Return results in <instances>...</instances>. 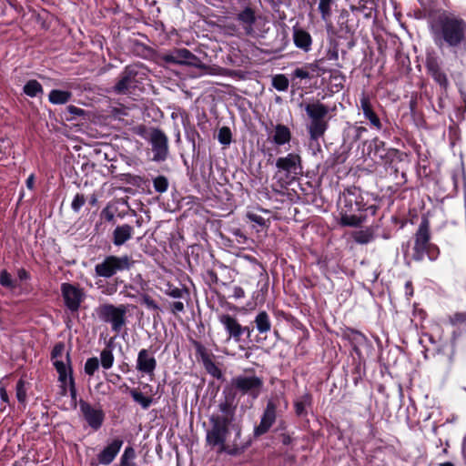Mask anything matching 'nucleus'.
<instances>
[{
    "mask_svg": "<svg viewBox=\"0 0 466 466\" xmlns=\"http://www.w3.org/2000/svg\"><path fill=\"white\" fill-rule=\"evenodd\" d=\"M219 412L210 416V429L207 431V442L218 447L219 452L237 454L240 428L234 423V410L228 402L219 404Z\"/></svg>",
    "mask_w": 466,
    "mask_h": 466,
    "instance_id": "1",
    "label": "nucleus"
},
{
    "mask_svg": "<svg viewBox=\"0 0 466 466\" xmlns=\"http://www.w3.org/2000/svg\"><path fill=\"white\" fill-rule=\"evenodd\" d=\"M466 40V22L451 15H444L439 18L435 29L436 44L441 46H459Z\"/></svg>",
    "mask_w": 466,
    "mask_h": 466,
    "instance_id": "2",
    "label": "nucleus"
},
{
    "mask_svg": "<svg viewBox=\"0 0 466 466\" xmlns=\"http://www.w3.org/2000/svg\"><path fill=\"white\" fill-rule=\"evenodd\" d=\"M52 360L58 373V380L61 382L62 394L66 393V387L69 386L73 398L76 397L74 380L72 378L70 360L67 352H65L64 344H57L52 351Z\"/></svg>",
    "mask_w": 466,
    "mask_h": 466,
    "instance_id": "3",
    "label": "nucleus"
},
{
    "mask_svg": "<svg viewBox=\"0 0 466 466\" xmlns=\"http://www.w3.org/2000/svg\"><path fill=\"white\" fill-rule=\"evenodd\" d=\"M232 388L242 395H248L256 400L262 392L264 380L255 374H241L231 380Z\"/></svg>",
    "mask_w": 466,
    "mask_h": 466,
    "instance_id": "4",
    "label": "nucleus"
},
{
    "mask_svg": "<svg viewBox=\"0 0 466 466\" xmlns=\"http://www.w3.org/2000/svg\"><path fill=\"white\" fill-rule=\"evenodd\" d=\"M127 312V306L119 305L117 307L112 304H103L96 309L98 318L111 324L112 330L119 332L126 325V315Z\"/></svg>",
    "mask_w": 466,
    "mask_h": 466,
    "instance_id": "5",
    "label": "nucleus"
},
{
    "mask_svg": "<svg viewBox=\"0 0 466 466\" xmlns=\"http://www.w3.org/2000/svg\"><path fill=\"white\" fill-rule=\"evenodd\" d=\"M130 265L131 261L127 256H110L96 266V273L100 277L109 278L119 270L128 269Z\"/></svg>",
    "mask_w": 466,
    "mask_h": 466,
    "instance_id": "6",
    "label": "nucleus"
},
{
    "mask_svg": "<svg viewBox=\"0 0 466 466\" xmlns=\"http://www.w3.org/2000/svg\"><path fill=\"white\" fill-rule=\"evenodd\" d=\"M279 396L271 398L268 400L267 406L261 416L259 424L255 428L254 433L260 436L268 431L271 426L275 423L277 419V409L279 405Z\"/></svg>",
    "mask_w": 466,
    "mask_h": 466,
    "instance_id": "7",
    "label": "nucleus"
},
{
    "mask_svg": "<svg viewBox=\"0 0 466 466\" xmlns=\"http://www.w3.org/2000/svg\"><path fill=\"white\" fill-rule=\"evenodd\" d=\"M164 60L167 63L187 65L201 69L208 68L198 56L186 48H177L170 51L165 55Z\"/></svg>",
    "mask_w": 466,
    "mask_h": 466,
    "instance_id": "8",
    "label": "nucleus"
},
{
    "mask_svg": "<svg viewBox=\"0 0 466 466\" xmlns=\"http://www.w3.org/2000/svg\"><path fill=\"white\" fill-rule=\"evenodd\" d=\"M149 142L152 146L153 161H165L168 156V140L167 136L159 129H154L150 133Z\"/></svg>",
    "mask_w": 466,
    "mask_h": 466,
    "instance_id": "9",
    "label": "nucleus"
},
{
    "mask_svg": "<svg viewBox=\"0 0 466 466\" xmlns=\"http://www.w3.org/2000/svg\"><path fill=\"white\" fill-rule=\"evenodd\" d=\"M61 292L67 309L72 312L77 311L85 299L84 291L72 284L63 283Z\"/></svg>",
    "mask_w": 466,
    "mask_h": 466,
    "instance_id": "10",
    "label": "nucleus"
},
{
    "mask_svg": "<svg viewBox=\"0 0 466 466\" xmlns=\"http://www.w3.org/2000/svg\"><path fill=\"white\" fill-rule=\"evenodd\" d=\"M80 410L90 427L97 430L103 423L104 413L102 410L92 407L89 403L80 400Z\"/></svg>",
    "mask_w": 466,
    "mask_h": 466,
    "instance_id": "11",
    "label": "nucleus"
},
{
    "mask_svg": "<svg viewBox=\"0 0 466 466\" xmlns=\"http://www.w3.org/2000/svg\"><path fill=\"white\" fill-rule=\"evenodd\" d=\"M370 195L363 193L358 187H352L347 189L343 195L344 202L347 206L352 207L355 205L356 210H361L367 208Z\"/></svg>",
    "mask_w": 466,
    "mask_h": 466,
    "instance_id": "12",
    "label": "nucleus"
},
{
    "mask_svg": "<svg viewBox=\"0 0 466 466\" xmlns=\"http://www.w3.org/2000/svg\"><path fill=\"white\" fill-rule=\"evenodd\" d=\"M276 167L288 174L297 175L301 169V158L299 155L290 153L286 157L278 158Z\"/></svg>",
    "mask_w": 466,
    "mask_h": 466,
    "instance_id": "13",
    "label": "nucleus"
},
{
    "mask_svg": "<svg viewBox=\"0 0 466 466\" xmlns=\"http://www.w3.org/2000/svg\"><path fill=\"white\" fill-rule=\"evenodd\" d=\"M218 319L228 333V340L232 338L235 341H239L240 336L244 331V328L238 322V320L228 314L219 315Z\"/></svg>",
    "mask_w": 466,
    "mask_h": 466,
    "instance_id": "14",
    "label": "nucleus"
},
{
    "mask_svg": "<svg viewBox=\"0 0 466 466\" xmlns=\"http://www.w3.org/2000/svg\"><path fill=\"white\" fill-rule=\"evenodd\" d=\"M157 361L154 357L150 356L147 350H141L138 352L137 360V369L144 373L151 374L156 369Z\"/></svg>",
    "mask_w": 466,
    "mask_h": 466,
    "instance_id": "15",
    "label": "nucleus"
},
{
    "mask_svg": "<svg viewBox=\"0 0 466 466\" xmlns=\"http://www.w3.org/2000/svg\"><path fill=\"white\" fill-rule=\"evenodd\" d=\"M429 230L426 225L421 224L416 233L414 249L417 253V258H420L421 255L429 247Z\"/></svg>",
    "mask_w": 466,
    "mask_h": 466,
    "instance_id": "16",
    "label": "nucleus"
},
{
    "mask_svg": "<svg viewBox=\"0 0 466 466\" xmlns=\"http://www.w3.org/2000/svg\"><path fill=\"white\" fill-rule=\"evenodd\" d=\"M123 441L120 440L113 441L107 445L98 455V461L100 463L107 465L110 464L115 457L119 452L122 447Z\"/></svg>",
    "mask_w": 466,
    "mask_h": 466,
    "instance_id": "17",
    "label": "nucleus"
},
{
    "mask_svg": "<svg viewBox=\"0 0 466 466\" xmlns=\"http://www.w3.org/2000/svg\"><path fill=\"white\" fill-rule=\"evenodd\" d=\"M133 228L127 224L118 226L113 232V242L116 246H121L133 236Z\"/></svg>",
    "mask_w": 466,
    "mask_h": 466,
    "instance_id": "18",
    "label": "nucleus"
},
{
    "mask_svg": "<svg viewBox=\"0 0 466 466\" xmlns=\"http://www.w3.org/2000/svg\"><path fill=\"white\" fill-rule=\"evenodd\" d=\"M306 112L311 120H323L329 109L326 106L318 102L307 105Z\"/></svg>",
    "mask_w": 466,
    "mask_h": 466,
    "instance_id": "19",
    "label": "nucleus"
},
{
    "mask_svg": "<svg viewBox=\"0 0 466 466\" xmlns=\"http://www.w3.org/2000/svg\"><path fill=\"white\" fill-rule=\"evenodd\" d=\"M360 106L363 111L364 116L370 121V123L376 127L377 128L380 127V122L379 117L372 110L371 104L370 102V98L367 96H362L360 98Z\"/></svg>",
    "mask_w": 466,
    "mask_h": 466,
    "instance_id": "20",
    "label": "nucleus"
},
{
    "mask_svg": "<svg viewBox=\"0 0 466 466\" xmlns=\"http://www.w3.org/2000/svg\"><path fill=\"white\" fill-rule=\"evenodd\" d=\"M294 43L297 47L308 51L311 46V36L304 30L297 29L294 31Z\"/></svg>",
    "mask_w": 466,
    "mask_h": 466,
    "instance_id": "21",
    "label": "nucleus"
},
{
    "mask_svg": "<svg viewBox=\"0 0 466 466\" xmlns=\"http://www.w3.org/2000/svg\"><path fill=\"white\" fill-rule=\"evenodd\" d=\"M135 75L130 70L123 72L120 79L115 86V91L120 94L127 93L131 86Z\"/></svg>",
    "mask_w": 466,
    "mask_h": 466,
    "instance_id": "22",
    "label": "nucleus"
},
{
    "mask_svg": "<svg viewBox=\"0 0 466 466\" xmlns=\"http://www.w3.org/2000/svg\"><path fill=\"white\" fill-rule=\"evenodd\" d=\"M291 138V134L288 127L284 125H277L275 127V134L273 136L274 142L279 145L289 143Z\"/></svg>",
    "mask_w": 466,
    "mask_h": 466,
    "instance_id": "23",
    "label": "nucleus"
},
{
    "mask_svg": "<svg viewBox=\"0 0 466 466\" xmlns=\"http://www.w3.org/2000/svg\"><path fill=\"white\" fill-rule=\"evenodd\" d=\"M238 19L243 24L244 29L248 35L253 32L252 25L255 22V15L252 9L246 8L238 16Z\"/></svg>",
    "mask_w": 466,
    "mask_h": 466,
    "instance_id": "24",
    "label": "nucleus"
},
{
    "mask_svg": "<svg viewBox=\"0 0 466 466\" xmlns=\"http://www.w3.org/2000/svg\"><path fill=\"white\" fill-rule=\"evenodd\" d=\"M255 323L259 333H267L271 329V322L266 311H261L257 315Z\"/></svg>",
    "mask_w": 466,
    "mask_h": 466,
    "instance_id": "25",
    "label": "nucleus"
},
{
    "mask_svg": "<svg viewBox=\"0 0 466 466\" xmlns=\"http://www.w3.org/2000/svg\"><path fill=\"white\" fill-rule=\"evenodd\" d=\"M72 94L68 91L63 90H52L49 94V101L56 105H62L68 102L71 98Z\"/></svg>",
    "mask_w": 466,
    "mask_h": 466,
    "instance_id": "26",
    "label": "nucleus"
},
{
    "mask_svg": "<svg viewBox=\"0 0 466 466\" xmlns=\"http://www.w3.org/2000/svg\"><path fill=\"white\" fill-rule=\"evenodd\" d=\"M327 128V124L324 120H311L309 127V131L312 139H318L321 137Z\"/></svg>",
    "mask_w": 466,
    "mask_h": 466,
    "instance_id": "27",
    "label": "nucleus"
},
{
    "mask_svg": "<svg viewBox=\"0 0 466 466\" xmlns=\"http://www.w3.org/2000/svg\"><path fill=\"white\" fill-rule=\"evenodd\" d=\"M268 214V211L266 209H258V210H248L246 214V217L251 221L257 224L259 227H266L268 219L263 218L260 213Z\"/></svg>",
    "mask_w": 466,
    "mask_h": 466,
    "instance_id": "28",
    "label": "nucleus"
},
{
    "mask_svg": "<svg viewBox=\"0 0 466 466\" xmlns=\"http://www.w3.org/2000/svg\"><path fill=\"white\" fill-rule=\"evenodd\" d=\"M164 292L166 295L174 298V299H182L185 295L187 294V289H181L178 287H176L170 283H167L166 285V288L164 289Z\"/></svg>",
    "mask_w": 466,
    "mask_h": 466,
    "instance_id": "29",
    "label": "nucleus"
},
{
    "mask_svg": "<svg viewBox=\"0 0 466 466\" xmlns=\"http://www.w3.org/2000/svg\"><path fill=\"white\" fill-rule=\"evenodd\" d=\"M24 92L29 96H36L43 93L42 86L36 80L28 81L24 86Z\"/></svg>",
    "mask_w": 466,
    "mask_h": 466,
    "instance_id": "30",
    "label": "nucleus"
},
{
    "mask_svg": "<svg viewBox=\"0 0 466 466\" xmlns=\"http://www.w3.org/2000/svg\"><path fill=\"white\" fill-rule=\"evenodd\" d=\"M311 397L309 394L302 395L299 399L295 401V410L298 415H303L306 413L307 406L310 405Z\"/></svg>",
    "mask_w": 466,
    "mask_h": 466,
    "instance_id": "31",
    "label": "nucleus"
},
{
    "mask_svg": "<svg viewBox=\"0 0 466 466\" xmlns=\"http://www.w3.org/2000/svg\"><path fill=\"white\" fill-rule=\"evenodd\" d=\"M353 238L356 242L360 244H367L374 238V236L372 231L367 228L365 230H360L355 232L353 234Z\"/></svg>",
    "mask_w": 466,
    "mask_h": 466,
    "instance_id": "32",
    "label": "nucleus"
},
{
    "mask_svg": "<svg viewBox=\"0 0 466 466\" xmlns=\"http://www.w3.org/2000/svg\"><path fill=\"white\" fill-rule=\"evenodd\" d=\"M101 365L104 369H110L114 363V355L109 349H104L100 353Z\"/></svg>",
    "mask_w": 466,
    "mask_h": 466,
    "instance_id": "33",
    "label": "nucleus"
},
{
    "mask_svg": "<svg viewBox=\"0 0 466 466\" xmlns=\"http://www.w3.org/2000/svg\"><path fill=\"white\" fill-rule=\"evenodd\" d=\"M272 86L279 91H286L289 87V79L282 74L276 75L272 79Z\"/></svg>",
    "mask_w": 466,
    "mask_h": 466,
    "instance_id": "34",
    "label": "nucleus"
},
{
    "mask_svg": "<svg viewBox=\"0 0 466 466\" xmlns=\"http://www.w3.org/2000/svg\"><path fill=\"white\" fill-rule=\"evenodd\" d=\"M0 284L10 289H13L16 287L15 280H14L11 275L6 270H2L0 272Z\"/></svg>",
    "mask_w": 466,
    "mask_h": 466,
    "instance_id": "35",
    "label": "nucleus"
},
{
    "mask_svg": "<svg viewBox=\"0 0 466 466\" xmlns=\"http://www.w3.org/2000/svg\"><path fill=\"white\" fill-rule=\"evenodd\" d=\"M130 393L134 400L139 403L144 409L148 408L151 404V399L144 396L140 391L132 390Z\"/></svg>",
    "mask_w": 466,
    "mask_h": 466,
    "instance_id": "36",
    "label": "nucleus"
},
{
    "mask_svg": "<svg viewBox=\"0 0 466 466\" xmlns=\"http://www.w3.org/2000/svg\"><path fill=\"white\" fill-rule=\"evenodd\" d=\"M360 222V218L355 215L343 214L341 216V224L343 226L357 227Z\"/></svg>",
    "mask_w": 466,
    "mask_h": 466,
    "instance_id": "37",
    "label": "nucleus"
},
{
    "mask_svg": "<svg viewBox=\"0 0 466 466\" xmlns=\"http://www.w3.org/2000/svg\"><path fill=\"white\" fill-rule=\"evenodd\" d=\"M16 398L18 401L22 404L25 403L26 400V389L25 387V381L23 380H19L16 384Z\"/></svg>",
    "mask_w": 466,
    "mask_h": 466,
    "instance_id": "38",
    "label": "nucleus"
},
{
    "mask_svg": "<svg viewBox=\"0 0 466 466\" xmlns=\"http://www.w3.org/2000/svg\"><path fill=\"white\" fill-rule=\"evenodd\" d=\"M332 0H319V10L324 20H327L330 15V5Z\"/></svg>",
    "mask_w": 466,
    "mask_h": 466,
    "instance_id": "39",
    "label": "nucleus"
},
{
    "mask_svg": "<svg viewBox=\"0 0 466 466\" xmlns=\"http://www.w3.org/2000/svg\"><path fill=\"white\" fill-rule=\"evenodd\" d=\"M218 138L221 144L228 145L231 142L230 129L227 127H221L218 131Z\"/></svg>",
    "mask_w": 466,
    "mask_h": 466,
    "instance_id": "40",
    "label": "nucleus"
},
{
    "mask_svg": "<svg viewBox=\"0 0 466 466\" xmlns=\"http://www.w3.org/2000/svg\"><path fill=\"white\" fill-rule=\"evenodd\" d=\"M154 187L157 192H166L168 187L167 179L163 176L156 177L154 179Z\"/></svg>",
    "mask_w": 466,
    "mask_h": 466,
    "instance_id": "41",
    "label": "nucleus"
},
{
    "mask_svg": "<svg viewBox=\"0 0 466 466\" xmlns=\"http://www.w3.org/2000/svg\"><path fill=\"white\" fill-rule=\"evenodd\" d=\"M99 362L96 358H90L86 360L85 364V371L88 375H93L95 371L98 369Z\"/></svg>",
    "mask_w": 466,
    "mask_h": 466,
    "instance_id": "42",
    "label": "nucleus"
},
{
    "mask_svg": "<svg viewBox=\"0 0 466 466\" xmlns=\"http://www.w3.org/2000/svg\"><path fill=\"white\" fill-rule=\"evenodd\" d=\"M205 367L208 372L213 377L218 379L222 376V372L219 368L211 360H205Z\"/></svg>",
    "mask_w": 466,
    "mask_h": 466,
    "instance_id": "43",
    "label": "nucleus"
},
{
    "mask_svg": "<svg viewBox=\"0 0 466 466\" xmlns=\"http://www.w3.org/2000/svg\"><path fill=\"white\" fill-rule=\"evenodd\" d=\"M141 303L144 304L149 309H152V310L159 309L157 302L147 294H143L141 296Z\"/></svg>",
    "mask_w": 466,
    "mask_h": 466,
    "instance_id": "44",
    "label": "nucleus"
},
{
    "mask_svg": "<svg viewBox=\"0 0 466 466\" xmlns=\"http://www.w3.org/2000/svg\"><path fill=\"white\" fill-rule=\"evenodd\" d=\"M86 202V198L83 195H76L74 198L71 207L75 211H78Z\"/></svg>",
    "mask_w": 466,
    "mask_h": 466,
    "instance_id": "45",
    "label": "nucleus"
},
{
    "mask_svg": "<svg viewBox=\"0 0 466 466\" xmlns=\"http://www.w3.org/2000/svg\"><path fill=\"white\" fill-rule=\"evenodd\" d=\"M432 76L441 86H446L447 78L443 73L440 72L438 69H434L432 70Z\"/></svg>",
    "mask_w": 466,
    "mask_h": 466,
    "instance_id": "46",
    "label": "nucleus"
},
{
    "mask_svg": "<svg viewBox=\"0 0 466 466\" xmlns=\"http://www.w3.org/2000/svg\"><path fill=\"white\" fill-rule=\"evenodd\" d=\"M184 303L181 301L173 302L171 305V310L174 314L184 311Z\"/></svg>",
    "mask_w": 466,
    "mask_h": 466,
    "instance_id": "47",
    "label": "nucleus"
},
{
    "mask_svg": "<svg viewBox=\"0 0 466 466\" xmlns=\"http://www.w3.org/2000/svg\"><path fill=\"white\" fill-rule=\"evenodd\" d=\"M293 75H294L295 77H298V78H300V79H304V78H308L309 77V73L306 70L302 69V68L295 69Z\"/></svg>",
    "mask_w": 466,
    "mask_h": 466,
    "instance_id": "48",
    "label": "nucleus"
},
{
    "mask_svg": "<svg viewBox=\"0 0 466 466\" xmlns=\"http://www.w3.org/2000/svg\"><path fill=\"white\" fill-rule=\"evenodd\" d=\"M453 323H463L466 322V314L464 313H458L455 314L453 319H451Z\"/></svg>",
    "mask_w": 466,
    "mask_h": 466,
    "instance_id": "49",
    "label": "nucleus"
},
{
    "mask_svg": "<svg viewBox=\"0 0 466 466\" xmlns=\"http://www.w3.org/2000/svg\"><path fill=\"white\" fill-rule=\"evenodd\" d=\"M0 398L4 402H8L9 398L5 386L0 382Z\"/></svg>",
    "mask_w": 466,
    "mask_h": 466,
    "instance_id": "50",
    "label": "nucleus"
},
{
    "mask_svg": "<svg viewBox=\"0 0 466 466\" xmlns=\"http://www.w3.org/2000/svg\"><path fill=\"white\" fill-rule=\"evenodd\" d=\"M134 455H135L134 450L132 448H127L122 458L131 460L134 458Z\"/></svg>",
    "mask_w": 466,
    "mask_h": 466,
    "instance_id": "51",
    "label": "nucleus"
},
{
    "mask_svg": "<svg viewBox=\"0 0 466 466\" xmlns=\"http://www.w3.org/2000/svg\"><path fill=\"white\" fill-rule=\"evenodd\" d=\"M244 295H245V292H244L242 288H240V287H235L234 288V294H233V296L236 299L243 298Z\"/></svg>",
    "mask_w": 466,
    "mask_h": 466,
    "instance_id": "52",
    "label": "nucleus"
},
{
    "mask_svg": "<svg viewBox=\"0 0 466 466\" xmlns=\"http://www.w3.org/2000/svg\"><path fill=\"white\" fill-rule=\"evenodd\" d=\"M35 184V176L32 174L26 179V187L29 189H33Z\"/></svg>",
    "mask_w": 466,
    "mask_h": 466,
    "instance_id": "53",
    "label": "nucleus"
},
{
    "mask_svg": "<svg viewBox=\"0 0 466 466\" xmlns=\"http://www.w3.org/2000/svg\"><path fill=\"white\" fill-rule=\"evenodd\" d=\"M68 110L73 113V114H76V115H81L83 113V110L80 109V108H77L74 106H68Z\"/></svg>",
    "mask_w": 466,
    "mask_h": 466,
    "instance_id": "54",
    "label": "nucleus"
},
{
    "mask_svg": "<svg viewBox=\"0 0 466 466\" xmlns=\"http://www.w3.org/2000/svg\"><path fill=\"white\" fill-rule=\"evenodd\" d=\"M18 278L21 280L27 279H28V273L25 269H20L18 271Z\"/></svg>",
    "mask_w": 466,
    "mask_h": 466,
    "instance_id": "55",
    "label": "nucleus"
},
{
    "mask_svg": "<svg viewBox=\"0 0 466 466\" xmlns=\"http://www.w3.org/2000/svg\"><path fill=\"white\" fill-rule=\"evenodd\" d=\"M121 466H136V464L129 462L127 459L122 458Z\"/></svg>",
    "mask_w": 466,
    "mask_h": 466,
    "instance_id": "56",
    "label": "nucleus"
},
{
    "mask_svg": "<svg viewBox=\"0 0 466 466\" xmlns=\"http://www.w3.org/2000/svg\"><path fill=\"white\" fill-rule=\"evenodd\" d=\"M374 144H375V147H376V148H377L378 150H379V148H380V147H383V146H384V143H383L382 141H379V140H375V141H374Z\"/></svg>",
    "mask_w": 466,
    "mask_h": 466,
    "instance_id": "57",
    "label": "nucleus"
},
{
    "mask_svg": "<svg viewBox=\"0 0 466 466\" xmlns=\"http://www.w3.org/2000/svg\"><path fill=\"white\" fill-rule=\"evenodd\" d=\"M106 217L107 220H112L114 218V215L110 212H106Z\"/></svg>",
    "mask_w": 466,
    "mask_h": 466,
    "instance_id": "58",
    "label": "nucleus"
},
{
    "mask_svg": "<svg viewBox=\"0 0 466 466\" xmlns=\"http://www.w3.org/2000/svg\"><path fill=\"white\" fill-rule=\"evenodd\" d=\"M428 338H429V340L432 343H436L437 341L433 339V336L432 335H427Z\"/></svg>",
    "mask_w": 466,
    "mask_h": 466,
    "instance_id": "59",
    "label": "nucleus"
},
{
    "mask_svg": "<svg viewBox=\"0 0 466 466\" xmlns=\"http://www.w3.org/2000/svg\"><path fill=\"white\" fill-rule=\"evenodd\" d=\"M440 466H454L451 462H444L440 464Z\"/></svg>",
    "mask_w": 466,
    "mask_h": 466,
    "instance_id": "60",
    "label": "nucleus"
},
{
    "mask_svg": "<svg viewBox=\"0 0 466 466\" xmlns=\"http://www.w3.org/2000/svg\"><path fill=\"white\" fill-rule=\"evenodd\" d=\"M406 288H407V289H410V282H407V284H406Z\"/></svg>",
    "mask_w": 466,
    "mask_h": 466,
    "instance_id": "61",
    "label": "nucleus"
}]
</instances>
